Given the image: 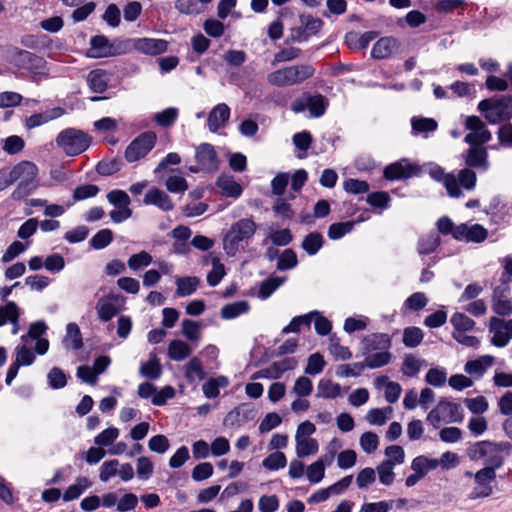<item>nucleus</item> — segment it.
<instances>
[{
  "instance_id": "nucleus-1",
  "label": "nucleus",
  "mask_w": 512,
  "mask_h": 512,
  "mask_svg": "<svg viewBox=\"0 0 512 512\" xmlns=\"http://www.w3.org/2000/svg\"><path fill=\"white\" fill-rule=\"evenodd\" d=\"M37 173V166L30 161H22L11 170L5 169L8 185L19 180L17 188L12 193L14 199L19 200L32 192L36 187L34 181Z\"/></svg>"
},
{
  "instance_id": "nucleus-2",
  "label": "nucleus",
  "mask_w": 512,
  "mask_h": 512,
  "mask_svg": "<svg viewBox=\"0 0 512 512\" xmlns=\"http://www.w3.org/2000/svg\"><path fill=\"white\" fill-rule=\"evenodd\" d=\"M510 447L508 442L479 441L468 448L467 454L474 461L485 459L486 466L483 469H492L495 472L504 463L502 452Z\"/></svg>"
},
{
  "instance_id": "nucleus-3",
  "label": "nucleus",
  "mask_w": 512,
  "mask_h": 512,
  "mask_svg": "<svg viewBox=\"0 0 512 512\" xmlns=\"http://www.w3.org/2000/svg\"><path fill=\"white\" fill-rule=\"evenodd\" d=\"M478 110L491 124H498L512 119V96L501 95L483 99L478 104Z\"/></svg>"
},
{
  "instance_id": "nucleus-4",
  "label": "nucleus",
  "mask_w": 512,
  "mask_h": 512,
  "mask_svg": "<svg viewBox=\"0 0 512 512\" xmlns=\"http://www.w3.org/2000/svg\"><path fill=\"white\" fill-rule=\"evenodd\" d=\"M315 68L310 64H299L278 69L267 76L268 82L276 87L300 84L313 77Z\"/></svg>"
},
{
  "instance_id": "nucleus-5",
  "label": "nucleus",
  "mask_w": 512,
  "mask_h": 512,
  "mask_svg": "<svg viewBox=\"0 0 512 512\" xmlns=\"http://www.w3.org/2000/svg\"><path fill=\"white\" fill-rule=\"evenodd\" d=\"M257 230V224L252 218H242L233 223L223 238V248L230 256L239 250V243L250 240Z\"/></svg>"
},
{
  "instance_id": "nucleus-6",
  "label": "nucleus",
  "mask_w": 512,
  "mask_h": 512,
  "mask_svg": "<svg viewBox=\"0 0 512 512\" xmlns=\"http://www.w3.org/2000/svg\"><path fill=\"white\" fill-rule=\"evenodd\" d=\"M56 143L68 156H76L88 149L91 137L82 130L66 128L58 134Z\"/></svg>"
},
{
  "instance_id": "nucleus-7",
  "label": "nucleus",
  "mask_w": 512,
  "mask_h": 512,
  "mask_svg": "<svg viewBox=\"0 0 512 512\" xmlns=\"http://www.w3.org/2000/svg\"><path fill=\"white\" fill-rule=\"evenodd\" d=\"M9 61L19 69H24L34 75L42 74L46 68V60L27 50L13 48L9 54Z\"/></svg>"
},
{
  "instance_id": "nucleus-8",
  "label": "nucleus",
  "mask_w": 512,
  "mask_h": 512,
  "mask_svg": "<svg viewBox=\"0 0 512 512\" xmlns=\"http://www.w3.org/2000/svg\"><path fill=\"white\" fill-rule=\"evenodd\" d=\"M156 134L152 131L141 133L126 148L125 159L127 162H136L144 158L156 144Z\"/></svg>"
},
{
  "instance_id": "nucleus-9",
  "label": "nucleus",
  "mask_w": 512,
  "mask_h": 512,
  "mask_svg": "<svg viewBox=\"0 0 512 512\" xmlns=\"http://www.w3.org/2000/svg\"><path fill=\"white\" fill-rule=\"evenodd\" d=\"M465 128L471 131L464 138V141L470 145H481L491 139L490 131L478 116H468L465 120Z\"/></svg>"
},
{
  "instance_id": "nucleus-10",
  "label": "nucleus",
  "mask_w": 512,
  "mask_h": 512,
  "mask_svg": "<svg viewBox=\"0 0 512 512\" xmlns=\"http://www.w3.org/2000/svg\"><path fill=\"white\" fill-rule=\"evenodd\" d=\"M195 159L203 172L214 173L219 169L217 152L209 143H202L196 148Z\"/></svg>"
},
{
  "instance_id": "nucleus-11",
  "label": "nucleus",
  "mask_w": 512,
  "mask_h": 512,
  "mask_svg": "<svg viewBox=\"0 0 512 512\" xmlns=\"http://www.w3.org/2000/svg\"><path fill=\"white\" fill-rule=\"evenodd\" d=\"M496 478V472L492 469H480L474 474L476 486L470 493V499L489 497L492 492L491 482Z\"/></svg>"
},
{
  "instance_id": "nucleus-12",
  "label": "nucleus",
  "mask_w": 512,
  "mask_h": 512,
  "mask_svg": "<svg viewBox=\"0 0 512 512\" xmlns=\"http://www.w3.org/2000/svg\"><path fill=\"white\" fill-rule=\"evenodd\" d=\"M256 416V410L252 403H242L229 411L224 417L223 424L227 427H239L251 421Z\"/></svg>"
},
{
  "instance_id": "nucleus-13",
  "label": "nucleus",
  "mask_w": 512,
  "mask_h": 512,
  "mask_svg": "<svg viewBox=\"0 0 512 512\" xmlns=\"http://www.w3.org/2000/svg\"><path fill=\"white\" fill-rule=\"evenodd\" d=\"M488 237V230L481 224L468 225L467 223H461L457 226L456 235L454 239L457 241L482 243Z\"/></svg>"
},
{
  "instance_id": "nucleus-14",
  "label": "nucleus",
  "mask_w": 512,
  "mask_h": 512,
  "mask_svg": "<svg viewBox=\"0 0 512 512\" xmlns=\"http://www.w3.org/2000/svg\"><path fill=\"white\" fill-rule=\"evenodd\" d=\"M419 168L416 165L409 163L403 164L402 162H394L389 164L384 169V177L387 180H401L408 179L419 173Z\"/></svg>"
},
{
  "instance_id": "nucleus-15",
  "label": "nucleus",
  "mask_w": 512,
  "mask_h": 512,
  "mask_svg": "<svg viewBox=\"0 0 512 512\" xmlns=\"http://www.w3.org/2000/svg\"><path fill=\"white\" fill-rule=\"evenodd\" d=\"M400 47V41L392 36L382 37L376 41L371 50L374 59L382 60L392 56Z\"/></svg>"
},
{
  "instance_id": "nucleus-16",
  "label": "nucleus",
  "mask_w": 512,
  "mask_h": 512,
  "mask_svg": "<svg viewBox=\"0 0 512 512\" xmlns=\"http://www.w3.org/2000/svg\"><path fill=\"white\" fill-rule=\"evenodd\" d=\"M145 205H154L160 210L168 212L174 209V203L171 197L163 190L158 188H151L143 199Z\"/></svg>"
},
{
  "instance_id": "nucleus-17",
  "label": "nucleus",
  "mask_w": 512,
  "mask_h": 512,
  "mask_svg": "<svg viewBox=\"0 0 512 512\" xmlns=\"http://www.w3.org/2000/svg\"><path fill=\"white\" fill-rule=\"evenodd\" d=\"M133 47L144 54L158 55L167 51L168 43L162 39L139 38L134 41Z\"/></svg>"
},
{
  "instance_id": "nucleus-18",
  "label": "nucleus",
  "mask_w": 512,
  "mask_h": 512,
  "mask_svg": "<svg viewBox=\"0 0 512 512\" xmlns=\"http://www.w3.org/2000/svg\"><path fill=\"white\" fill-rule=\"evenodd\" d=\"M230 108L225 103L216 105L209 113L207 125L211 132H217L229 120Z\"/></svg>"
},
{
  "instance_id": "nucleus-19",
  "label": "nucleus",
  "mask_w": 512,
  "mask_h": 512,
  "mask_svg": "<svg viewBox=\"0 0 512 512\" xmlns=\"http://www.w3.org/2000/svg\"><path fill=\"white\" fill-rule=\"evenodd\" d=\"M391 347V337L386 333H373L363 338V353L377 350H388Z\"/></svg>"
},
{
  "instance_id": "nucleus-20",
  "label": "nucleus",
  "mask_w": 512,
  "mask_h": 512,
  "mask_svg": "<svg viewBox=\"0 0 512 512\" xmlns=\"http://www.w3.org/2000/svg\"><path fill=\"white\" fill-rule=\"evenodd\" d=\"M378 36L376 31H368L359 35L357 32L350 31L345 34V44L353 50H363L368 47L369 43Z\"/></svg>"
},
{
  "instance_id": "nucleus-21",
  "label": "nucleus",
  "mask_w": 512,
  "mask_h": 512,
  "mask_svg": "<svg viewBox=\"0 0 512 512\" xmlns=\"http://www.w3.org/2000/svg\"><path fill=\"white\" fill-rule=\"evenodd\" d=\"M392 358V354L388 350H382L368 355L363 362L354 363V369L363 371L365 367L376 369L387 365Z\"/></svg>"
},
{
  "instance_id": "nucleus-22",
  "label": "nucleus",
  "mask_w": 512,
  "mask_h": 512,
  "mask_svg": "<svg viewBox=\"0 0 512 512\" xmlns=\"http://www.w3.org/2000/svg\"><path fill=\"white\" fill-rule=\"evenodd\" d=\"M216 185L222 190L226 197L238 198L242 194V186L234 180L232 175L221 174Z\"/></svg>"
},
{
  "instance_id": "nucleus-23",
  "label": "nucleus",
  "mask_w": 512,
  "mask_h": 512,
  "mask_svg": "<svg viewBox=\"0 0 512 512\" xmlns=\"http://www.w3.org/2000/svg\"><path fill=\"white\" fill-rule=\"evenodd\" d=\"M493 362L494 357L491 355L480 356L475 360L467 361L464 366V370L468 374L481 377L485 371L492 366Z\"/></svg>"
},
{
  "instance_id": "nucleus-24",
  "label": "nucleus",
  "mask_w": 512,
  "mask_h": 512,
  "mask_svg": "<svg viewBox=\"0 0 512 512\" xmlns=\"http://www.w3.org/2000/svg\"><path fill=\"white\" fill-rule=\"evenodd\" d=\"M92 486V482L84 476H80L76 478V483L70 485L62 495V499L65 502H70L78 499L85 490L89 489Z\"/></svg>"
},
{
  "instance_id": "nucleus-25",
  "label": "nucleus",
  "mask_w": 512,
  "mask_h": 512,
  "mask_svg": "<svg viewBox=\"0 0 512 512\" xmlns=\"http://www.w3.org/2000/svg\"><path fill=\"white\" fill-rule=\"evenodd\" d=\"M297 365L298 362L295 358L288 357L281 361L273 362L266 368V370L268 372L269 379H279L284 372L295 369Z\"/></svg>"
},
{
  "instance_id": "nucleus-26",
  "label": "nucleus",
  "mask_w": 512,
  "mask_h": 512,
  "mask_svg": "<svg viewBox=\"0 0 512 512\" xmlns=\"http://www.w3.org/2000/svg\"><path fill=\"white\" fill-rule=\"evenodd\" d=\"M328 104V99L325 96L321 94L312 95L307 92V105L312 117L319 118L324 115Z\"/></svg>"
},
{
  "instance_id": "nucleus-27",
  "label": "nucleus",
  "mask_w": 512,
  "mask_h": 512,
  "mask_svg": "<svg viewBox=\"0 0 512 512\" xmlns=\"http://www.w3.org/2000/svg\"><path fill=\"white\" fill-rule=\"evenodd\" d=\"M441 413L444 418V422L453 423L462 421L461 407L457 403L449 402L446 400L439 401Z\"/></svg>"
},
{
  "instance_id": "nucleus-28",
  "label": "nucleus",
  "mask_w": 512,
  "mask_h": 512,
  "mask_svg": "<svg viewBox=\"0 0 512 512\" xmlns=\"http://www.w3.org/2000/svg\"><path fill=\"white\" fill-rule=\"evenodd\" d=\"M324 244V238L320 232L314 231L307 234L301 244L302 249L310 256L316 255Z\"/></svg>"
},
{
  "instance_id": "nucleus-29",
  "label": "nucleus",
  "mask_w": 512,
  "mask_h": 512,
  "mask_svg": "<svg viewBox=\"0 0 512 512\" xmlns=\"http://www.w3.org/2000/svg\"><path fill=\"white\" fill-rule=\"evenodd\" d=\"M87 82L94 93H103L108 87L106 71L101 69L92 70L88 74Z\"/></svg>"
},
{
  "instance_id": "nucleus-30",
  "label": "nucleus",
  "mask_w": 512,
  "mask_h": 512,
  "mask_svg": "<svg viewBox=\"0 0 512 512\" xmlns=\"http://www.w3.org/2000/svg\"><path fill=\"white\" fill-rule=\"evenodd\" d=\"M487 152L479 145H471L467 150L466 164L469 167L480 168L486 165Z\"/></svg>"
},
{
  "instance_id": "nucleus-31",
  "label": "nucleus",
  "mask_w": 512,
  "mask_h": 512,
  "mask_svg": "<svg viewBox=\"0 0 512 512\" xmlns=\"http://www.w3.org/2000/svg\"><path fill=\"white\" fill-rule=\"evenodd\" d=\"M190 346L182 340H172L168 345V356L174 361H182L191 354Z\"/></svg>"
},
{
  "instance_id": "nucleus-32",
  "label": "nucleus",
  "mask_w": 512,
  "mask_h": 512,
  "mask_svg": "<svg viewBox=\"0 0 512 512\" xmlns=\"http://www.w3.org/2000/svg\"><path fill=\"white\" fill-rule=\"evenodd\" d=\"M438 466V459H429L423 455L415 457L411 464L412 470L421 477H424L429 471L436 469Z\"/></svg>"
},
{
  "instance_id": "nucleus-33",
  "label": "nucleus",
  "mask_w": 512,
  "mask_h": 512,
  "mask_svg": "<svg viewBox=\"0 0 512 512\" xmlns=\"http://www.w3.org/2000/svg\"><path fill=\"white\" fill-rule=\"evenodd\" d=\"M318 311H312L305 315H300L292 318L290 323L282 329L283 334L298 333L301 327L309 328L311 325L312 317L317 315Z\"/></svg>"
},
{
  "instance_id": "nucleus-34",
  "label": "nucleus",
  "mask_w": 512,
  "mask_h": 512,
  "mask_svg": "<svg viewBox=\"0 0 512 512\" xmlns=\"http://www.w3.org/2000/svg\"><path fill=\"white\" fill-rule=\"evenodd\" d=\"M341 394V386L329 379H321L317 387V397L334 399Z\"/></svg>"
},
{
  "instance_id": "nucleus-35",
  "label": "nucleus",
  "mask_w": 512,
  "mask_h": 512,
  "mask_svg": "<svg viewBox=\"0 0 512 512\" xmlns=\"http://www.w3.org/2000/svg\"><path fill=\"white\" fill-rule=\"evenodd\" d=\"M249 308L250 306L247 301H237L223 306L220 314L223 319H234L248 312Z\"/></svg>"
},
{
  "instance_id": "nucleus-36",
  "label": "nucleus",
  "mask_w": 512,
  "mask_h": 512,
  "mask_svg": "<svg viewBox=\"0 0 512 512\" xmlns=\"http://www.w3.org/2000/svg\"><path fill=\"white\" fill-rule=\"evenodd\" d=\"M285 281L284 277H269L261 282L258 297L267 299L270 297Z\"/></svg>"
},
{
  "instance_id": "nucleus-37",
  "label": "nucleus",
  "mask_w": 512,
  "mask_h": 512,
  "mask_svg": "<svg viewBox=\"0 0 512 512\" xmlns=\"http://www.w3.org/2000/svg\"><path fill=\"white\" fill-rule=\"evenodd\" d=\"M412 130L415 134L434 132L438 128V123L433 118L413 117L411 119Z\"/></svg>"
},
{
  "instance_id": "nucleus-38",
  "label": "nucleus",
  "mask_w": 512,
  "mask_h": 512,
  "mask_svg": "<svg viewBox=\"0 0 512 512\" xmlns=\"http://www.w3.org/2000/svg\"><path fill=\"white\" fill-rule=\"evenodd\" d=\"M440 245V237L436 233H430L422 236L417 245L419 254L428 255L433 253Z\"/></svg>"
},
{
  "instance_id": "nucleus-39",
  "label": "nucleus",
  "mask_w": 512,
  "mask_h": 512,
  "mask_svg": "<svg viewBox=\"0 0 512 512\" xmlns=\"http://www.w3.org/2000/svg\"><path fill=\"white\" fill-rule=\"evenodd\" d=\"M296 440V453L299 458L315 454L318 451V443L313 438H299Z\"/></svg>"
},
{
  "instance_id": "nucleus-40",
  "label": "nucleus",
  "mask_w": 512,
  "mask_h": 512,
  "mask_svg": "<svg viewBox=\"0 0 512 512\" xmlns=\"http://www.w3.org/2000/svg\"><path fill=\"white\" fill-rule=\"evenodd\" d=\"M70 340L72 349L79 350L83 347L81 331L76 323H69L66 327V336L63 340L66 347L69 346L68 342Z\"/></svg>"
},
{
  "instance_id": "nucleus-41",
  "label": "nucleus",
  "mask_w": 512,
  "mask_h": 512,
  "mask_svg": "<svg viewBox=\"0 0 512 512\" xmlns=\"http://www.w3.org/2000/svg\"><path fill=\"white\" fill-rule=\"evenodd\" d=\"M424 338L423 331L415 326L406 327L403 330V344L408 348L419 346Z\"/></svg>"
},
{
  "instance_id": "nucleus-42",
  "label": "nucleus",
  "mask_w": 512,
  "mask_h": 512,
  "mask_svg": "<svg viewBox=\"0 0 512 512\" xmlns=\"http://www.w3.org/2000/svg\"><path fill=\"white\" fill-rule=\"evenodd\" d=\"M140 373L148 379H158L162 374V367L158 358L154 355L147 362L143 363L140 367Z\"/></svg>"
},
{
  "instance_id": "nucleus-43",
  "label": "nucleus",
  "mask_w": 512,
  "mask_h": 512,
  "mask_svg": "<svg viewBox=\"0 0 512 512\" xmlns=\"http://www.w3.org/2000/svg\"><path fill=\"white\" fill-rule=\"evenodd\" d=\"M176 284V294L180 297H185L193 294L196 291L199 284V279L194 276L182 277L177 279Z\"/></svg>"
},
{
  "instance_id": "nucleus-44",
  "label": "nucleus",
  "mask_w": 512,
  "mask_h": 512,
  "mask_svg": "<svg viewBox=\"0 0 512 512\" xmlns=\"http://www.w3.org/2000/svg\"><path fill=\"white\" fill-rule=\"evenodd\" d=\"M195 376L199 380H204L206 378V373L202 363L197 357L191 358L185 367V377L188 382H193L195 380Z\"/></svg>"
},
{
  "instance_id": "nucleus-45",
  "label": "nucleus",
  "mask_w": 512,
  "mask_h": 512,
  "mask_svg": "<svg viewBox=\"0 0 512 512\" xmlns=\"http://www.w3.org/2000/svg\"><path fill=\"white\" fill-rule=\"evenodd\" d=\"M451 324L454 327V332H467L471 331L475 327V321L469 318L466 314L456 312L450 319Z\"/></svg>"
},
{
  "instance_id": "nucleus-46",
  "label": "nucleus",
  "mask_w": 512,
  "mask_h": 512,
  "mask_svg": "<svg viewBox=\"0 0 512 512\" xmlns=\"http://www.w3.org/2000/svg\"><path fill=\"white\" fill-rule=\"evenodd\" d=\"M96 309L99 319L102 322H108L119 312V309L116 307L114 303L104 299H100L97 302Z\"/></svg>"
},
{
  "instance_id": "nucleus-47",
  "label": "nucleus",
  "mask_w": 512,
  "mask_h": 512,
  "mask_svg": "<svg viewBox=\"0 0 512 512\" xmlns=\"http://www.w3.org/2000/svg\"><path fill=\"white\" fill-rule=\"evenodd\" d=\"M394 466L395 462L392 459H386L377 466L376 470L382 484L391 485L393 483L395 477L393 472Z\"/></svg>"
},
{
  "instance_id": "nucleus-48",
  "label": "nucleus",
  "mask_w": 512,
  "mask_h": 512,
  "mask_svg": "<svg viewBox=\"0 0 512 512\" xmlns=\"http://www.w3.org/2000/svg\"><path fill=\"white\" fill-rule=\"evenodd\" d=\"M113 237L112 230L101 229L90 239V245L95 250L104 249L113 241Z\"/></svg>"
},
{
  "instance_id": "nucleus-49",
  "label": "nucleus",
  "mask_w": 512,
  "mask_h": 512,
  "mask_svg": "<svg viewBox=\"0 0 512 512\" xmlns=\"http://www.w3.org/2000/svg\"><path fill=\"white\" fill-rule=\"evenodd\" d=\"M287 459L283 452L276 451L269 454L262 462V466L270 471L282 469L286 466Z\"/></svg>"
},
{
  "instance_id": "nucleus-50",
  "label": "nucleus",
  "mask_w": 512,
  "mask_h": 512,
  "mask_svg": "<svg viewBox=\"0 0 512 512\" xmlns=\"http://www.w3.org/2000/svg\"><path fill=\"white\" fill-rule=\"evenodd\" d=\"M354 225V221L333 223L328 228V237L331 240H338L345 236L347 233L351 232L354 228Z\"/></svg>"
},
{
  "instance_id": "nucleus-51",
  "label": "nucleus",
  "mask_w": 512,
  "mask_h": 512,
  "mask_svg": "<svg viewBox=\"0 0 512 512\" xmlns=\"http://www.w3.org/2000/svg\"><path fill=\"white\" fill-rule=\"evenodd\" d=\"M122 166V160L118 158L111 160H101L96 166V171L99 175L110 176L120 171Z\"/></svg>"
},
{
  "instance_id": "nucleus-52",
  "label": "nucleus",
  "mask_w": 512,
  "mask_h": 512,
  "mask_svg": "<svg viewBox=\"0 0 512 512\" xmlns=\"http://www.w3.org/2000/svg\"><path fill=\"white\" fill-rule=\"evenodd\" d=\"M299 20L301 27L305 28V33H308V37L317 34L324 25V22L320 18L313 17L310 14H301Z\"/></svg>"
},
{
  "instance_id": "nucleus-53",
  "label": "nucleus",
  "mask_w": 512,
  "mask_h": 512,
  "mask_svg": "<svg viewBox=\"0 0 512 512\" xmlns=\"http://www.w3.org/2000/svg\"><path fill=\"white\" fill-rule=\"evenodd\" d=\"M110 40L104 35H96L90 39L91 50L95 51L93 57H108L104 53L109 50Z\"/></svg>"
},
{
  "instance_id": "nucleus-54",
  "label": "nucleus",
  "mask_w": 512,
  "mask_h": 512,
  "mask_svg": "<svg viewBox=\"0 0 512 512\" xmlns=\"http://www.w3.org/2000/svg\"><path fill=\"white\" fill-rule=\"evenodd\" d=\"M366 201L370 206L374 208L386 209L389 207L391 198L387 192L377 191L368 194Z\"/></svg>"
},
{
  "instance_id": "nucleus-55",
  "label": "nucleus",
  "mask_w": 512,
  "mask_h": 512,
  "mask_svg": "<svg viewBox=\"0 0 512 512\" xmlns=\"http://www.w3.org/2000/svg\"><path fill=\"white\" fill-rule=\"evenodd\" d=\"M298 259L296 253L292 249H285L279 256L277 269L284 271L296 267Z\"/></svg>"
},
{
  "instance_id": "nucleus-56",
  "label": "nucleus",
  "mask_w": 512,
  "mask_h": 512,
  "mask_svg": "<svg viewBox=\"0 0 512 512\" xmlns=\"http://www.w3.org/2000/svg\"><path fill=\"white\" fill-rule=\"evenodd\" d=\"M16 317H20V309L14 301H8L4 306H0V327Z\"/></svg>"
},
{
  "instance_id": "nucleus-57",
  "label": "nucleus",
  "mask_w": 512,
  "mask_h": 512,
  "mask_svg": "<svg viewBox=\"0 0 512 512\" xmlns=\"http://www.w3.org/2000/svg\"><path fill=\"white\" fill-rule=\"evenodd\" d=\"M132 47L133 44L129 39H114L110 41L109 50H107L104 55H108V57L122 55L130 51Z\"/></svg>"
},
{
  "instance_id": "nucleus-58",
  "label": "nucleus",
  "mask_w": 512,
  "mask_h": 512,
  "mask_svg": "<svg viewBox=\"0 0 512 512\" xmlns=\"http://www.w3.org/2000/svg\"><path fill=\"white\" fill-rule=\"evenodd\" d=\"M35 361L33 351L26 345H18L15 349V361L20 366H29Z\"/></svg>"
},
{
  "instance_id": "nucleus-59",
  "label": "nucleus",
  "mask_w": 512,
  "mask_h": 512,
  "mask_svg": "<svg viewBox=\"0 0 512 512\" xmlns=\"http://www.w3.org/2000/svg\"><path fill=\"white\" fill-rule=\"evenodd\" d=\"M325 364L326 362L324 357L320 353L316 352L311 354L308 358L305 373L309 375H317L323 371Z\"/></svg>"
},
{
  "instance_id": "nucleus-60",
  "label": "nucleus",
  "mask_w": 512,
  "mask_h": 512,
  "mask_svg": "<svg viewBox=\"0 0 512 512\" xmlns=\"http://www.w3.org/2000/svg\"><path fill=\"white\" fill-rule=\"evenodd\" d=\"M182 334L190 341H197L200 338L201 325L197 321L184 319L182 321Z\"/></svg>"
},
{
  "instance_id": "nucleus-61",
  "label": "nucleus",
  "mask_w": 512,
  "mask_h": 512,
  "mask_svg": "<svg viewBox=\"0 0 512 512\" xmlns=\"http://www.w3.org/2000/svg\"><path fill=\"white\" fill-rule=\"evenodd\" d=\"M178 117V109L170 107L157 113L154 120L159 126L169 127L171 126Z\"/></svg>"
},
{
  "instance_id": "nucleus-62",
  "label": "nucleus",
  "mask_w": 512,
  "mask_h": 512,
  "mask_svg": "<svg viewBox=\"0 0 512 512\" xmlns=\"http://www.w3.org/2000/svg\"><path fill=\"white\" fill-rule=\"evenodd\" d=\"M343 189L351 194H363L369 191V184L367 181L349 178L344 181Z\"/></svg>"
},
{
  "instance_id": "nucleus-63",
  "label": "nucleus",
  "mask_w": 512,
  "mask_h": 512,
  "mask_svg": "<svg viewBox=\"0 0 512 512\" xmlns=\"http://www.w3.org/2000/svg\"><path fill=\"white\" fill-rule=\"evenodd\" d=\"M99 193V188L94 184H85L77 186L73 191L74 201H81L87 198L95 197Z\"/></svg>"
},
{
  "instance_id": "nucleus-64",
  "label": "nucleus",
  "mask_w": 512,
  "mask_h": 512,
  "mask_svg": "<svg viewBox=\"0 0 512 512\" xmlns=\"http://www.w3.org/2000/svg\"><path fill=\"white\" fill-rule=\"evenodd\" d=\"M307 478L311 483H318L324 478L325 463L322 459H318L307 468Z\"/></svg>"
}]
</instances>
